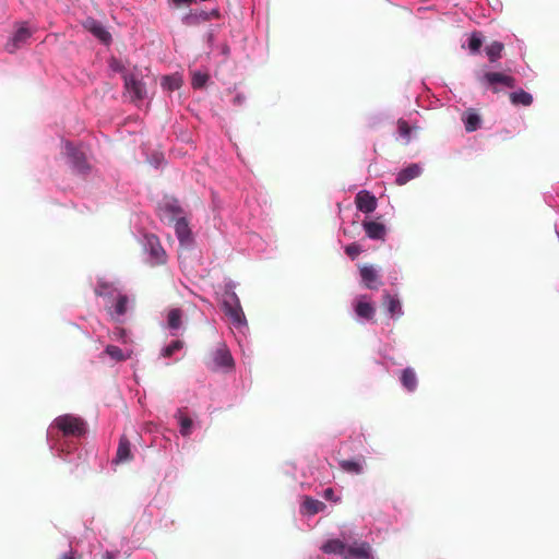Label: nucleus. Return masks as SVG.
<instances>
[{
	"instance_id": "nucleus-38",
	"label": "nucleus",
	"mask_w": 559,
	"mask_h": 559,
	"mask_svg": "<svg viewBox=\"0 0 559 559\" xmlns=\"http://www.w3.org/2000/svg\"><path fill=\"white\" fill-rule=\"evenodd\" d=\"M413 129H418V128L417 127L412 128L407 123V121H405L404 119H399L397 120L399 136L404 140V144L405 145L409 144L411 141H412V131H413Z\"/></svg>"
},
{
	"instance_id": "nucleus-29",
	"label": "nucleus",
	"mask_w": 559,
	"mask_h": 559,
	"mask_svg": "<svg viewBox=\"0 0 559 559\" xmlns=\"http://www.w3.org/2000/svg\"><path fill=\"white\" fill-rule=\"evenodd\" d=\"M340 466L346 473L360 475L365 472L366 461L364 457L342 460Z\"/></svg>"
},
{
	"instance_id": "nucleus-47",
	"label": "nucleus",
	"mask_w": 559,
	"mask_h": 559,
	"mask_svg": "<svg viewBox=\"0 0 559 559\" xmlns=\"http://www.w3.org/2000/svg\"><path fill=\"white\" fill-rule=\"evenodd\" d=\"M59 559H76L75 556H74V552L72 549H70L69 551L67 552H63Z\"/></svg>"
},
{
	"instance_id": "nucleus-4",
	"label": "nucleus",
	"mask_w": 559,
	"mask_h": 559,
	"mask_svg": "<svg viewBox=\"0 0 559 559\" xmlns=\"http://www.w3.org/2000/svg\"><path fill=\"white\" fill-rule=\"evenodd\" d=\"M237 283L231 278L224 280L222 292V308L226 317L231 321V324L238 329H247L248 322L242 310L240 299L236 294Z\"/></svg>"
},
{
	"instance_id": "nucleus-30",
	"label": "nucleus",
	"mask_w": 559,
	"mask_h": 559,
	"mask_svg": "<svg viewBox=\"0 0 559 559\" xmlns=\"http://www.w3.org/2000/svg\"><path fill=\"white\" fill-rule=\"evenodd\" d=\"M360 278L368 289L378 288V272L372 265H364L359 270Z\"/></svg>"
},
{
	"instance_id": "nucleus-22",
	"label": "nucleus",
	"mask_w": 559,
	"mask_h": 559,
	"mask_svg": "<svg viewBox=\"0 0 559 559\" xmlns=\"http://www.w3.org/2000/svg\"><path fill=\"white\" fill-rule=\"evenodd\" d=\"M399 381L402 389L407 393H414L418 389V377L413 367L403 368Z\"/></svg>"
},
{
	"instance_id": "nucleus-1",
	"label": "nucleus",
	"mask_w": 559,
	"mask_h": 559,
	"mask_svg": "<svg viewBox=\"0 0 559 559\" xmlns=\"http://www.w3.org/2000/svg\"><path fill=\"white\" fill-rule=\"evenodd\" d=\"M87 424L73 414L56 417L47 429V442L51 453L61 461L78 466L85 460L84 440Z\"/></svg>"
},
{
	"instance_id": "nucleus-35",
	"label": "nucleus",
	"mask_w": 559,
	"mask_h": 559,
	"mask_svg": "<svg viewBox=\"0 0 559 559\" xmlns=\"http://www.w3.org/2000/svg\"><path fill=\"white\" fill-rule=\"evenodd\" d=\"M160 85L164 90H166L168 92H175L181 87L182 78L178 73L164 75L162 78Z\"/></svg>"
},
{
	"instance_id": "nucleus-3",
	"label": "nucleus",
	"mask_w": 559,
	"mask_h": 559,
	"mask_svg": "<svg viewBox=\"0 0 559 559\" xmlns=\"http://www.w3.org/2000/svg\"><path fill=\"white\" fill-rule=\"evenodd\" d=\"M159 211L164 219L173 224L180 248L192 250L195 246V237L179 200L173 195H165L159 203Z\"/></svg>"
},
{
	"instance_id": "nucleus-11",
	"label": "nucleus",
	"mask_w": 559,
	"mask_h": 559,
	"mask_svg": "<svg viewBox=\"0 0 559 559\" xmlns=\"http://www.w3.org/2000/svg\"><path fill=\"white\" fill-rule=\"evenodd\" d=\"M32 35L33 32L29 29L26 22L19 23L16 29L5 44V50L9 53H14L17 49L27 43Z\"/></svg>"
},
{
	"instance_id": "nucleus-33",
	"label": "nucleus",
	"mask_w": 559,
	"mask_h": 559,
	"mask_svg": "<svg viewBox=\"0 0 559 559\" xmlns=\"http://www.w3.org/2000/svg\"><path fill=\"white\" fill-rule=\"evenodd\" d=\"M504 44L499 40H493L485 47L486 56L490 63H496L502 56Z\"/></svg>"
},
{
	"instance_id": "nucleus-27",
	"label": "nucleus",
	"mask_w": 559,
	"mask_h": 559,
	"mask_svg": "<svg viewBox=\"0 0 559 559\" xmlns=\"http://www.w3.org/2000/svg\"><path fill=\"white\" fill-rule=\"evenodd\" d=\"M248 243L257 253L269 254L273 250V241H267L255 233H252L248 236Z\"/></svg>"
},
{
	"instance_id": "nucleus-10",
	"label": "nucleus",
	"mask_w": 559,
	"mask_h": 559,
	"mask_svg": "<svg viewBox=\"0 0 559 559\" xmlns=\"http://www.w3.org/2000/svg\"><path fill=\"white\" fill-rule=\"evenodd\" d=\"M299 513L305 518H312L316 514L330 515L332 506L325 504L311 496H302L299 504Z\"/></svg>"
},
{
	"instance_id": "nucleus-6",
	"label": "nucleus",
	"mask_w": 559,
	"mask_h": 559,
	"mask_svg": "<svg viewBox=\"0 0 559 559\" xmlns=\"http://www.w3.org/2000/svg\"><path fill=\"white\" fill-rule=\"evenodd\" d=\"M141 246L146 254V262L152 265H163L167 261L166 251L164 250L159 238L152 233H145L141 237Z\"/></svg>"
},
{
	"instance_id": "nucleus-15",
	"label": "nucleus",
	"mask_w": 559,
	"mask_h": 559,
	"mask_svg": "<svg viewBox=\"0 0 559 559\" xmlns=\"http://www.w3.org/2000/svg\"><path fill=\"white\" fill-rule=\"evenodd\" d=\"M183 347V341L179 338L173 340L162 346L158 357L165 359V366H169L180 360V357H178L177 354L180 353Z\"/></svg>"
},
{
	"instance_id": "nucleus-26",
	"label": "nucleus",
	"mask_w": 559,
	"mask_h": 559,
	"mask_svg": "<svg viewBox=\"0 0 559 559\" xmlns=\"http://www.w3.org/2000/svg\"><path fill=\"white\" fill-rule=\"evenodd\" d=\"M131 554L132 549L128 546V539L122 538L120 543V548H106L102 552L100 559H128L131 556Z\"/></svg>"
},
{
	"instance_id": "nucleus-46",
	"label": "nucleus",
	"mask_w": 559,
	"mask_h": 559,
	"mask_svg": "<svg viewBox=\"0 0 559 559\" xmlns=\"http://www.w3.org/2000/svg\"><path fill=\"white\" fill-rule=\"evenodd\" d=\"M399 280H400V274L397 271L390 273V275H389L390 284L394 285L399 282Z\"/></svg>"
},
{
	"instance_id": "nucleus-5",
	"label": "nucleus",
	"mask_w": 559,
	"mask_h": 559,
	"mask_svg": "<svg viewBox=\"0 0 559 559\" xmlns=\"http://www.w3.org/2000/svg\"><path fill=\"white\" fill-rule=\"evenodd\" d=\"M62 154L67 164L78 175L86 176L91 171V165L87 162L85 151L82 145H76L70 141H62Z\"/></svg>"
},
{
	"instance_id": "nucleus-31",
	"label": "nucleus",
	"mask_w": 559,
	"mask_h": 559,
	"mask_svg": "<svg viewBox=\"0 0 559 559\" xmlns=\"http://www.w3.org/2000/svg\"><path fill=\"white\" fill-rule=\"evenodd\" d=\"M462 121L467 132H475L481 127V117L474 109H468L462 115Z\"/></svg>"
},
{
	"instance_id": "nucleus-24",
	"label": "nucleus",
	"mask_w": 559,
	"mask_h": 559,
	"mask_svg": "<svg viewBox=\"0 0 559 559\" xmlns=\"http://www.w3.org/2000/svg\"><path fill=\"white\" fill-rule=\"evenodd\" d=\"M133 457L131 442L122 436L119 440L116 456L111 460V465H119L131 461Z\"/></svg>"
},
{
	"instance_id": "nucleus-17",
	"label": "nucleus",
	"mask_w": 559,
	"mask_h": 559,
	"mask_svg": "<svg viewBox=\"0 0 559 559\" xmlns=\"http://www.w3.org/2000/svg\"><path fill=\"white\" fill-rule=\"evenodd\" d=\"M424 167L420 163H411L405 167L401 168L394 178V182L397 186H404L411 180H414L421 176Z\"/></svg>"
},
{
	"instance_id": "nucleus-19",
	"label": "nucleus",
	"mask_w": 559,
	"mask_h": 559,
	"mask_svg": "<svg viewBox=\"0 0 559 559\" xmlns=\"http://www.w3.org/2000/svg\"><path fill=\"white\" fill-rule=\"evenodd\" d=\"M83 25L100 43L105 45L110 44L111 35L102 22L93 17H87Z\"/></svg>"
},
{
	"instance_id": "nucleus-12",
	"label": "nucleus",
	"mask_w": 559,
	"mask_h": 559,
	"mask_svg": "<svg viewBox=\"0 0 559 559\" xmlns=\"http://www.w3.org/2000/svg\"><path fill=\"white\" fill-rule=\"evenodd\" d=\"M123 86L132 100H143L146 97V85L134 73L123 74Z\"/></svg>"
},
{
	"instance_id": "nucleus-20",
	"label": "nucleus",
	"mask_w": 559,
	"mask_h": 559,
	"mask_svg": "<svg viewBox=\"0 0 559 559\" xmlns=\"http://www.w3.org/2000/svg\"><path fill=\"white\" fill-rule=\"evenodd\" d=\"M219 11L217 9H212L210 11L200 10L195 12H189L182 16V24L187 26L199 25L203 22L211 20L212 17H218Z\"/></svg>"
},
{
	"instance_id": "nucleus-9",
	"label": "nucleus",
	"mask_w": 559,
	"mask_h": 559,
	"mask_svg": "<svg viewBox=\"0 0 559 559\" xmlns=\"http://www.w3.org/2000/svg\"><path fill=\"white\" fill-rule=\"evenodd\" d=\"M212 362L211 367L214 371H231L235 368L234 357L226 345V343H219V345L212 352Z\"/></svg>"
},
{
	"instance_id": "nucleus-18",
	"label": "nucleus",
	"mask_w": 559,
	"mask_h": 559,
	"mask_svg": "<svg viewBox=\"0 0 559 559\" xmlns=\"http://www.w3.org/2000/svg\"><path fill=\"white\" fill-rule=\"evenodd\" d=\"M383 304L385 306L386 313L392 320H399L404 316L402 301L397 293L391 294L385 292L383 294Z\"/></svg>"
},
{
	"instance_id": "nucleus-7",
	"label": "nucleus",
	"mask_w": 559,
	"mask_h": 559,
	"mask_svg": "<svg viewBox=\"0 0 559 559\" xmlns=\"http://www.w3.org/2000/svg\"><path fill=\"white\" fill-rule=\"evenodd\" d=\"M477 80L483 87L490 90L492 93L500 92L499 85L508 88H514L516 85V80L512 75L497 71H487L478 74Z\"/></svg>"
},
{
	"instance_id": "nucleus-16",
	"label": "nucleus",
	"mask_w": 559,
	"mask_h": 559,
	"mask_svg": "<svg viewBox=\"0 0 559 559\" xmlns=\"http://www.w3.org/2000/svg\"><path fill=\"white\" fill-rule=\"evenodd\" d=\"M130 302L129 296L124 293H121L112 304L106 307V310L110 318L118 323L123 322V317L128 312V305Z\"/></svg>"
},
{
	"instance_id": "nucleus-37",
	"label": "nucleus",
	"mask_w": 559,
	"mask_h": 559,
	"mask_svg": "<svg viewBox=\"0 0 559 559\" xmlns=\"http://www.w3.org/2000/svg\"><path fill=\"white\" fill-rule=\"evenodd\" d=\"M210 81V75L200 70H194L191 73V85L194 90H201L205 87L207 82Z\"/></svg>"
},
{
	"instance_id": "nucleus-28",
	"label": "nucleus",
	"mask_w": 559,
	"mask_h": 559,
	"mask_svg": "<svg viewBox=\"0 0 559 559\" xmlns=\"http://www.w3.org/2000/svg\"><path fill=\"white\" fill-rule=\"evenodd\" d=\"M509 100L514 107H530L534 102V97L530 92L518 88L509 94Z\"/></svg>"
},
{
	"instance_id": "nucleus-42",
	"label": "nucleus",
	"mask_w": 559,
	"mask_h": 559,
	"mask_svg": "<svg viewBox=\"0 0 559 559\" xmlns=\"http://www.w3.org/2000/svg\"><path fill=\"white\" fill-rule=\"evenodd\" d=\"M362 252V248L357 242H352L345 247V253L350 258V260H355Z\"/></svg>"
},
{
	"instance_id": "nucleus-21",
	"label": "nucleus",
	"mask_w": 559,
	"mask_h": 559,
	"mask_svg": "<svg viewBox=\"0 0 559 559\" xmlns=\"http://www.w3.org/2000/svg\"><path fill=\"white\" fill-rule=\"evenodd\" d=\"M355 204L358 211L370 214L377 209L378 200L371 192L361 190L356 194Z\"/></svg>"
},
{
	"instance_id": "nucleus-39",
	"label": "nucleus",
	"mask_w": 559,
	"mask_h": 559,
	"mask_svg": "<svg viewBox=\"0 0 559 559\" xmlns=\"http://www.w3.org/2000/svg\"><path fill=\"white\" fill-rule=\"evenodd\" d=\"M376 362L382 366L386 371H390L392 366L399 365L386 349L379 350V358Z\"/></svg>"
},
{
	"instance_id": "nucleus-44",
	"label": "nucleus",
	"mask_w": 559,
	"mask_h": 559,
	"mask_svg": "<svg viewBox=\"0 0 559 559\" xmlns=\"http://www.w3.org/2000/svg\"><path fill=\"white\" fill-rule=\"evenodd\" d=\"M231 103H233L234 106H242L246 103L245 94L243 93H237L234 96Z\"/></svg>"
},
{
	"instance_id": "nucleus-45",
	"label": "nucleus",
	"mask_w": 559,
	"mask_h": 559,
	"mask_svg": "<svg viewBox=\"0 0 559 559\" xmlns=\"http://www.w3.org/2000/svg\"><path fill=\"white\" fill-rule=\"evenodd\" d=\"M110 68L112 71L115 72H121L123 70V66L120 61L114 59L111 62H110Z\"/></svg>"
},
{
	"instance_id": "nucleus-2",
	"label": "nucleus",
	"mask_w": 559,
	"mask_h": 559,
	"mask_svg": "<svg viewBox=\"0 0 559 559\" xmlns=\"http://www.w3.org/2000/svg\"><path fill=\"white\" fill-rule=\"evenodd\" d=\"M320 549L325 555L338 556L341 559L376 558L371 544L361 539V534L354 526H343L338 537L326 539Z\"/></svg>"
},
{
	"instance_id": "nucleus-40",
	"label": "nucleus",
	"mask_w": 559,
	"mask_h": 559,
	"mask_svg": "<svg viewBox=\"0 0 559 559\" xmlns=\"http://www.w3.org/2000/svg\"><path fill=\"white\" fill-rule=\"evenodd\" d=\"M545 203L559 214V188H555L554 192H546L544 194Z\"/></svg>"
},
{
	"instance_id": "nucleus-36",
	"label": "nucleus",
	"mask_w": 559,
	"mask_h": 559,
	"mask_svg": "<svg viewBox=\"0 0 559 559\" xmlns=\"http://www.w3.org/2000/svg\"><path fill=\"white\" fill-rule=\"evenodd\" d=\"M318 495L323 498L325 501L330 502L332 506L338 504L342 502V492L341 490H336L332 487L323 488Z\"/></svg>"
},
{
	"instance_id": "nucleus-8",
	"label": "nucleus",
	"mask_w": 559,
	"mask_h": 559,
	"mask_svg": "<svg viewBox=\"0 0 559 559\" xmlns=\"http://www.w3.org/2000/svg\"><path fill=\"white\" fill-rule=\"evenodd\" d=\"M352 307L355 314V320L358 323L365 324L373 321L376 314V307L368 295H357L353 299Z\"/></svg>"
},
{
	"instance_id": "nucleus-34",
	"label": "nucleus",
	"mask_w": 559,
	"mask_h": 559,
	"mask_svg": "<svg viewBox=\"0 0 559 559\" xmlns=\"http://www.w3.org/2000/svg\"><path fill=\"white\" fill-rule=\"evenodd\" d=\"M484 44V36L480 32H473L467 40H466V47L471 55L475 56L480 52L481 46Z\"/></svg>"
},
{
	"instance_id": "nucleus-25",
	"label": "nucleus",
	"mask_w": 559,
	"mask_h": 559,
	"mask_svg": "<svg viewBox=\"0 0 559 559\" xmlns=\"http://www.w3.org/2000/svg\"><path fill=\"white\" fill-rule=\"evenodd\" d=\"M362 228L367 237L371 240H384L386 227L383 223L377 221H364Z\"/></svg>"
},
{
	"instance_id": "nucleus-13",
	"label": "nucleus",
	"mask_w": 559,
	"mask_h": 559,
	"mask_svg": "<svg viewBox=\"0 0 559 559\" xmlns=\"http://www.w3.org/2000/svg\"><path fill=\"white\" fill-rule=\"evenodd\" d=\"M174 418L177 423L180 436L185 439L190 438L198 426L195 417L179 408L174 414Z\"/></svg>"
},
{
	"instance_id": "nucleus-43",
	"label": "nucleus",
	"mask_w": 559,
	"mask_h": 559,
	"mask_svg": "<svg viewBox=\"0 0 559 559\" xmlns=\"http://www.w3.org/2000/svg\"><path fill=\"white\" fill-rule=\"evenodd\" d=\"M216 31H217V26L211 25L204 35L206 45L210 50L214 49Z\"/></svg>"
},
{
	"instance_id": "nucleus-23",
	"label": "nucleus",
	"mask_w": 559,
	"mask_h": 559,
	"mask_svg": "<svg viewBox=\"0 0 559 559\" xmlns=\"http://www.w3.org/2000/svg\"><path fill=\"white\" fill-rule=\"evenodd\" d=\"M183 312L180 308H171L167 312L166 322L162 324L163 328L169 331L170 336H177L179 330L182 328Z\"/></svg>"
},
{
	"instance_id": "nucleus-48",
	"label": "nucleus",
	"mask_w": 559,
	"mask_h": 559,
	"mask_svg": "<svg viewBox=\"0 0 559 559\" xmlns=\"http://www.w3.org/2000/svg\"><path fill=\"white\" fill-rule=\"evenodd\" d=\"M229 51H230V50H229L228 45H226V44L222 45V47H221V52H222V55H224V56H228V55H229Z\"/></svg>"
},
{
	"instance_id": "nucleus-32",
	"label": "nucleus",
	"mask_w": 559,
	"mask_h": 559,
	"mask_svg": "<svg viewBox=\"0 0 559 559\" xmlns=\"http://www.w3.org/2000/svg\"><path fill=\"white\" fill-rule=\"evenodd\" d=\"M104 354L115 362H122L131 358L132 350H122L120 347L109 344L105 347Z\"/></svg>"
},
{
	"instance_id": "nucleus-14",
	"label": "nucleus",
	"mask_w": 559,
	"mask_h": 559,
	"mask_svg": "<svg viewBox=\"0 0 559 559\" xmlns=\"http://www.w3.org/2000/svg\"><path fill=\"white\" fill-rule=\"evenodd\" d=\"M94 292L98 297L104 299L105 308L112 304L114 300L122 293L114 283L106 280H98Z\"/></svg>"
},
{
	"instance_id": "nucleus-41",
	"label": "nucleus",
	"mask_w": 559,
	"mask_h": 559,
	"mask_svg": "<svg viewBox=\"0 0 559 559\" xmlns=\"http://www.w3.org/2000/svg\"><path fill=\"white\" fill-rule=\"evenodd\" d=\"M110 337L112 341L120 342L122 344H128L130 342V336L128 330L121 326H116L111 333Z\"/></svg>"
}]
</instances>
